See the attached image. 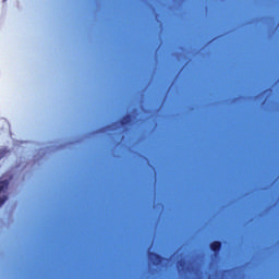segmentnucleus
Listing matches in <instances>:
<instances>
[{
    "mask_svg": "<svg viewBox=\"0 0 279 279\" xmlns=\"http://www.w3.org/2000/svg\"><path fill=\"white\" fill-rule=\"evenodd\" d=\"M148 258H149L150 263H153L156 267H158V265H162V263H165V257H162L161 255H159L158 253H155V252H148Z\"/></svg>",
    "mask_w": 279,
    "mask_h": 279,
    "instance_id": "obj_1",
    "label": "nucleus"
},
{
    "mask_svg": "<svg viewBox=\"0 0 279 279\" xmlns=\"http://www.w3.org/2000/svg\"><path fill=\"white\" fill-rule=\"evenodd\" d=\"M221 246L222 244L219 241H214L209 245L211 252H214L215 254H219V252H221Z\"/></svg>",
    "mask_w": 279,
    "mask_h": 279,
    "instance_id": "obj_2",
    "label": "nucleus"
},
{
    "mask_svg": "<svg viewBox=\"0 0 279 279\" xmlns=\"http://www.w3.org/2000/svg\"><path fill=\"white\" fill-rule=\"evenodd\" d=\"M130 123H132V114H126L120 120V124L123 126L130 125Z\"/></svg>",
    "mask_w": 279,
    "mask_h": 279,
    "instance_id": "obj_3",
    "label": "nucleus"
},
{
    "mask_svg": "<svg viewBox=\"0 0 279 279\" xmlns=\"http://www.w3.org/2000/svg\"><path fill=\"white\" fill-rule=\"evenodd\" d=\"M10 182L8 180L0 181V193L8 190Z\"/></svg>",
    "mask_w": 279,
    "mask_h": 279,
    "instance_id": "obj_4",
    "label": "nucleus"
},
{
    "mask_svg": "<svg viewBox=\"0 0 279 279\" xmlns=\"http://www.w3.org/2000/svg\"><path fill=\"white\" fill-rule=\"evenodd\" d=\"M5 202H8V196H2L0 197V207L3 206L5 204Z\"/></svg>",
    "mask_w": 279,
    "mask_h": 279,
    "instance_id": "obj_5",
    "label": "nucleus"
},
{
    "mask_svg": "<svg viewBox=\"0 0 279 279\" xmlns=\"http://www.w3.org/2000/svg\"><path fill=\"white\" fill-rule=\"evenodd\" d=\"M178 265H179L180 267H184V260H179V262H178Z\"/></svg>",
    "mask_w": 279,
    "mask_h": 279,
    "instance_id": "obj_6",
    "label": "nucleus"
},
{
    "mask_svg": "<svg viewBox=\"0 0 279 279\" xmlns=\"http://www.w3.org/2000/svg\"><path fill=\"white\" fill-rule=\"evenodd\" d=\"M0 158H3V153H0Z\"/></svg>",
    "mask_w": 279,
    "mask_h": 279,
    "instance_id": "obj_7",
    "label": "nucleus"
},
{
    "mask_svg": "<svg viewBox=\"0 0 279 279\" xmlns=\"http://www.w3.org/2000/svg\"><path fill=\"white\" fill-rule=\"evenodd\" d=\"M105 129H101L100 132H104Z\"/></svg>",
    "mask_w": 279,
    "mask_h": 279,
    "instance_id": "obj_8",
    "label": "nucleus"
}]
</instances>
